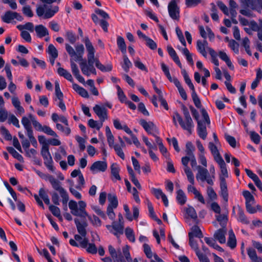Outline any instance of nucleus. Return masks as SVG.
Listing matches in <instances>:
<instances>
[{
  "label": "nucleus",
  "mask_w": 262,
  "mask_h": 262,
  "mask_svg": "<svg viewBox=\"0 0 262 262\" xmlns=\"http://www.w3.org/2000/svg\"><path fill=\"white\" fill-rule=\"evenodd\" d=\"M83 41L88 51V60L79 62L82 74L87 76H90L91 74L96 75L97 72L94 66V63L96 67L103 72L111 71L113 68L111 64L105 66L99 61L98 58L95 57V49L89 37H85Z\"/></svg>",
  "instance_id": "obj_1"
},
{
  "label": "nucleus",
  "mask_w": 262,
  "mask_h": 262,
  "mask_svg": "<svg viewBox=\"0 0 262 262\" xmlns=\"http://www.w3.org/2000/svg\"><path fill=\"white\" fill-rule=\"evenodd\" d=\"M86 203L83 201H80L78 202V206L77 202L73 200H71L69 203V207L71 210V213L77 216L85 218L88 215V213L85 210Z\"/></svg>",
  "instance_id": "obj_2"
},
{
  "label": "nucleus",
  "mask_w": 262,
  "mask_h": 262,
  "mask_svg": "<svg viewBox=\"0 0 262 262\" xmlns=\"http://www.w3.org/2000/svg\"><path fill=\"white\" fill-rule=\"evenodd\" d=\"M66 50L71 57L70 59L80 62H82V61L85 60L83 59L84 48L82 44L77 45L75 47V51L71 46L67 43L66 44Z\"/></svg>",
  "instance_id": "obj_3"
},
{
  "label": "nucleus",
  "mask_w": 262,
  "mask_h": 262,
  "mask_svg": "<svg viewBox=\"0 0 262 262\" xmlns=\"http://www.w3.org/2000/svg\"><path fill=\"white\" fill-rule=\"evenodd\" d=\"M50 184L52 188L58 191L62 198V202L63 205H67L69 201V195L66 191L61 185V183L56 179L50 176Z\"/></svg>",
  "instance_id": "obj_4"
},
{
  "label": "nucleus",
  "mask_w": 262,
  "mask_h": 262,
  "mask_svg": "<svg viewBox=\"0 0 262 262\" xmlns=\"http://www.w3.org/2000/svg\"><path fill=\"white\" fill-rule=\"evenodd\" d=\"M38 139L39 144L41 145V154L43 157L45 162L44 163L46 167L49 168V140H47L43 136H39Z\"/></svg>",
  "instance_id": "obj_5"
},
{
  "label": "nucleus",
  "mask_w": 262,
  "mask_h": 262,
  "mask_svg": "<svg viewBox=\"0 0 262 262\" xmlns=\"http://www.w3.org/2000/svg\"><path fill=\"white\" fill-rule=\"evenodd\" d=\"M53 100L62 111L66 110V107L63 102V94L61 91L59 83L57 81L55 82V93Z\"/></svg>",
  "instance_id": "obj_6"
},
{
  "label": "nucleus",
  "mask_w": 262,
  "mask_h": 262,
  "mask_svg": "<svg viewBox=\"0 0 262 262\" xmlns=\"http://www.w3.org/2000/svg\"><path fill=\"white\" fill-rule=\"evenodd\" d=\"M197 169L198 172L196 175V178L198 181L200 180L202 182L206 181V182L210 185H213V180L209 174L208 170L206 168L202 167L201 166H198Z\"/></svg>",
  "instance_id": "obj_7"
},
{
  "label": "nucleus",
  "mask_w": 262,
  "mask_h": 262,
  "mask_svg": "<svg viewBox=\"0 0 262 262\" xmlns=\"http://www.w3.org/2000/svg\"><path fill=\"white\" fill-rule=\"evenodd\" d=\"M168 11L169 16L173 20L180 19V8L176 0H171L168 5Z\"/></svg>",
  "instance_id": "obj_8"
},
{
  "label": "nucleus",
  "mask_w": 262,
  "mask_h": 262,
  "mask_svg": "<svg viewBox=\"0 0 262 262\" xmlns=\"http://www.w3.org/2000/svg\"><path fill=\"white\" fill-rule=\"evenodd\" d=\"M139 123L148 134L154 135L155 134H159L158 128L154 122H147L145 119H141Z\"/></svg>",
  "instance_id": "obj_9"
},
{
  "label": "nucleus",
  "mask_w": 262,
  "mask_h": 262,
  "mask_svg": "<svg viewBox=\"0 0 262 262\" xmlns=\"http://www.w3.org/2000/svg\"><path fill=\"white\" fill-rule=\"evenodd\" d=\"M176 120H178L180 125L183 129L187 130L190 134H191L193 129L192 126L189 125L185 121H184L181 115L177 112H174L172 116L173 122L176 126H177Z\"/></svg>",
  "instance_id": "obj_10"
},
{
  "label": "nucleus",
  "mask_w": 262,
  "mask_h": 262,
  "mask_svg": "<svg viewBox=\"0 0 262 262\" xmlns=\"http://www.w3.org/2000/svg\"><path fill=\"white\" fill-rule=\"evenodd\" d=\"M106 227L111 233L117 237L123 233L124 223H119L113 221L112 225H107Z\"/></svg>",
  "instance_id": "obj_11"
},
{
  "label": "nucleus",
  "mask_w": 262,
  "mask_h": 262,
  "mask_svg": "<svg viewBox=\"0 0 262 262\" xmlns=\"http://www.w3.org/2000/svg\"><path fill=\"white\" fill-rule=\"evenodd\" d=\"M103 161H98L95 162L90 167V170L95 174L98 172H104L107 168V164L105 161V158H103Z\"/></svg>",
  "instance_id": "obj_12"
},
{
  "label": "nucleus",
  "mask_w": 262,
  "mask_h": 262,
  "mask_svg": "<svg viewBox=\"0 0 262 262\" xmlns=\"http://www.w3.org/2000/svg\"><path fill=\"white\" fill-rule=\"evenodd\" d=\"M93 111L99 117L100 122H103L105 120L107 119V111L104 106L96 104L94 106Z\"/></svg>",
  "instance_id": "obj_13"
},
{
  "label": "nucleus",
  "mask_w": 262,
  "mask_h": 262,
  "mask_svg": "<svg viewBox=\"0 0 262 262\" xmlns=\"http://www.w3.org/2000/svg\"><path fill=\"white\" fill-rule=\"evenodd\" d=\"M151 192L157 199L161 198L166 207L168 206V200L167 198L161 189L152 187L151 189Z\"/></svg>",
  "instance_id": "obj_14"
},
{
  "label": "nucleus",
  "mask_w": 262,
  "mask_h": 262,
  "mask_svg": "<svg viewBox=\"0 0 262 262\" xmlns=\"http://www.w3.org/2000/svg\"><path fill=\"white\" fill-rule=\"evenodd\" d=\"M75 60H73V59H70V64L71 70L73 74L74 75L75 78L81 83H84V78L80 74L79 70L77 66L75 63Z\"/></svg>",
  "instance_id": "obj_15"
},
{
  "label": "nucleus",
  "mask_w": 262,
  "mask_h": 262,
  "mask_svg": "<svg viewBox=\"0 0 262 262\" xmlns=\"http://www.w3.org/2000/svg\"><path fill=\"white\" fill-rule=\"evenodd\" d=\"M36 13L38 16H44V18H49V4H43L39 5L36 9Z\"/></svg>",
  "instance_id": "obj_16"
},
{
  "label": "nucleus",
  "mask_w": 262,
  "mask_h": 262,
  "mask_svg": "<svg viewBox=\"0 0 262 262\" xmlns=\"http://www.w3.org/2000/svg\"><path fill=\"white\" fill-rule=\"evenodd\" d=\"M118 140L120 145L115 144L113 146V148L115 152H116L117 155L122 160H124L125 158V156L122 149V147H124L125 146V144L123 141V139L121 138V137H118Z\"/></svg>",
  "instance_id": "obj_17"
},
{
  "label": "nucleus",
  "mask_w": 262,
  "mask_h": 262,
  "mask_svg": "<svg viewBox=\"0 0 262 262\" xmlns=\"http://www.w3.org/2000/svg\"><path fill=\"white\" fill-rule=\"evenodd\" d=\"M221 195L225 201L227 202L228 199V193L225 179L220 177Z\"/></svg>",
  "instance_id": "obj_18"
},
{
  "label": "nucleus",
  "mask_w": 262,
  "mask_h": 262,
  "mask_svg": "<svg viewBox=\"0 0 262 262\" xmlns=\"http://www.w3.org/2000/svg\"><path fill=\"white\" fill-rule=\"evenodd\" d=\"M208 148H209L215 162L223 159V158L220 155L216 146L213 143L210 142L208 144Z\"/></svg>",
  "instance_id": "obj_19"
},
{
  "label": "nucleus",
  "mask_w": 262,
  "mask_h": 262,
  "mask_svg": "<svg viewBox=\"0 0 262 262\" xmlns=\"http://www.w3.org/2000/svg\"><path fill=\"white\" fill-rule=\"evenodd\" d=\"M77 231L78 233L83 237H85L86 235V227L87 224L85 222L80 223L78 219L74 220Z\"/></svg>",
  "instance_id": "obj_20"
},
{
  "label": "nucleus",
  "mask_w": 262,
  "mask_h": 262,
  "mask_svg": "<svg viewBox=\"0 0 262 262\" xmlns=\"http://www.w3.org/2000/svg\"><path fill=\"white\" fill-rule=\"evenodd\" d=\"M167 51L171 57V58L173 59V60L176 62V63L180 68H182V64L179 59V56H178L176 52L173 49V48L171 46H168L167 47Z\"/></svg>",
  "instance_id": "obj_21"
},
{
  "label": "nucleus",
  "mask_w": 262,
  "mask_h": 262,
  "mask_svg": "<svg viewBox=\"0 0 262 262\" xmlns=\"http://www.w3.org/2000/svg\"><path fill=\"white\" fill-rule=\"evenodd\" d=\"M188 191L192 192L195 196V198L197 199L201 203L205 204V201L202 194L193 186L191 185L188 186Z\"/></svg>",
  "instance_id": "obj_22"
},
{
  "label": "nucleus",
  "mask_w": 262,
  "mask_h": 262,
  "mask_svg": "<svg viewBox=\"0 0 262 262\" xmlns=\"http://www.w3.org/2000/svg\"><path fill=\"white\" fill-rule=\"evenodd\" d=\"M198 133L199 137L205 140L207 137L206 127L201 121H198Z\"/></svg>",
  "instance_id": "obj_23"
},
{
  "label": "nucleus",
  "mask_w": 262,
  "mask_h": 262,
  "mask_svg": "<svg viewBox=\"0 0 262 262\" xmlns=\"http://www.w3.org/2000/svg\"><path fill=\"white\" fill-rule=\"evenodd\" d=\"M226 230L224 229H220L215 232L214 237L221 244H224L226 242Z\"/></svg>",
  "instance_id": "obj_24"
},
{
  "label": "nucleus",
  "mask_w": 262,
  "mask_h": 262,
  "mask_svg": "<svg viewBox=\"0 0 262 262\" xmlns=\"http://www.w3.org/2000/svg\"><path fill=\"white\" fill-rule=\"evenodd\" d=\"M219 56L222 60L226 62L227 66L230 70H234V66L232 64L229 57L225 52H224V51H220L219 52Z\"/></svg>",
  "instance_id": "obj_25"
},
{
  "label": "nucleus",
  "mask_w": 262,
  "mask_h": 262,
  "mask_svg": "<svg viewBox=\"0 0 262 262\" xmlns=\"http://www.w3.org/2000/svg\"><path fill=\"white\" fill-rule=\"evenodd\" d=\"M37 36L42 38L48 34V29L42 25H37L35 28Z\"/></svg>",
  "instance_id": "obj_26"
},
{
  "label": "nucleus",
  "mask_w": 262,
  "mask_h": 262,
  "mask_svg": "<svg viewBox=\"0 0 262 262\" xmlns=\"http://www.w3.org/2000/svg\"><path fill=\"white\" fill-rule=\"evenodd\" d=\"M16 15H18V13L8 11L5 13L3 16H2V19L4 22L6 23H10L12 20L15 18Z\"/></svg>",
  "instance_id": "obj_27"
},
{
  "label": "nucleus",
  "mask_w": 262,
  "mask_h": 262,
  "mask_svg": "<svg viewBox=\"0 0 262 262\" xmlns=\"http://www.w3.org/2000/svg\"><path fill=\"white\" fill-rule=\"evenodd\" d=\"M57 73L60 76L63 77L70 82H73V78L71 73L64 69L59 67L57 69Z\"/></svg>",
  "instance_id": "obj_28"
},
{
  "label": "nucleus",
  "mask_w": 262,
  "mask_h": 262,
  "mask_svg": "<svg viewBox=\"0 0 262 262\" xmlns=\"http://www.w3.org/2000/svg\"><path fill=\"white\" fill-rule=\"evenodd\" d=\"M73 89L78 93L81 96L84 98H88L89 94L86 90L81 87L76 83H73L72 85Z\"/></svg>",
  "instance_id": "obj_29"
},
{
  "label": "nucleus",
  "mask_w": 262,
  "mask_h": 262,
  "mask_svg": "<svg viewBox=\"0 0 262 262\" xmlns=\"http://www.w3.org/2000/svg\"><path fill=\"white\" fill-rule=\"evenodd\" d=\"M227 245L231 249H234L236 246V240L235 236L232 229L230 230L229 231V238L227 242Z\"/></svg>",
  "instance_id": "obj_30"
},
{
  "label": "nucleus",
  "mask_w": 262,
  "mask_h": 262,
  "mask_svg": "<svg viewBox=\"0 0 262 262\" xmlns=\"http://www.w3.org/2000/svg\"><path fill=\"white\" fill-rule=\"evenodd\" d=\"M204 240L206 242V243L209 246L213 248L214 249H216V250L220 251V252H223L224 250L223 249L220 247L219 245H218L215 241L209 237H205Z\"/></svg>",
  "instance_id": "obj_31"
},
{
  "label": "nucleus",
  "mask_w": 262,
  "mask_h": 262,
  "mask_svg": "<svg viewBox=\"0 0 262 262\" xmlns=\"http://www.w3.org/2000/svg\"><path fill=\"white\" fill-rule=\"evenodd\" d=\"M182 111L183 112L185 122H187V123H188V124L189 125H191L192 126V127L193 128V127H194L193 122V121L190 117L189 112L187 108L184 105H183L182 106Z\"/></svg>",
  "instance_id": "obj_32"
},
{
  "label": "nucleus",
  "mask_w": 262,
  "mask_h": 262,
  "mask_svg": "<svg viewBox=\"0 0 262 262\" xmlns=\"http://www.w3.org/2000/svg\"><path fill=\"white\" fill-rule=\"evenodd\" d=\"M112 175L118 180H120L121 178L119 176L120 168L117 163H114L111 166Z\"/></svg>",
  "instance_id": "obj_33"
},
{
  "label": "nucleus",
  "mask_w": 262,
  "mask_h": 262,
  "mask_svg": "<svg viewBox=\"0 0 262 262\" xmlns=\"http://www.w3.org/2000/svg\"><path fill=\"white\" fill-rule=\"evenodd\" d=\"M182 74L183 76L184 80L186 82V83L188 85L190 89L191 90V92L195 91L194 86L193 84V83L191 82V80L190 78L189 77V75H188L185 69H183L182 70Z\"/></svg>",
  "instance_id": "obj_34"
},
{
  "label": "nucleus",
  "mask_w": 262,
  "mask_h": 262,
  "mask_svg": "<svg viewBox=\"0 0 262 262\" xmlns=\"http://www.w3.org/2000/svg\"><path fill=\"white\" fill-rule=\"evenodd\" d=\"M7 151L15 159L21 162H24V158L23 156L19 154L16 150L12 147H7Z\"/></svg>",
  "instance_id": "obj_35"
},
{
  "label": "nucleus",
  "mask_w": 262,
  "mask_h": 262,
  "mask_svg": "<svg viewBox=\"0 0 262 262\" xmlns=\"http://www.w3.org/2000/svg\"><path fill=\"white\" fill-rule=\"evenodd\" d=\"M237 214L238 216V221L239 222L246 225L250 223V221L245 215L244 210L241 207L238 208Z\"/></svg>",
  "instance_id": "obj_36"
},
{
  "label": "nucleus",
  "mask_w": 262,
  "mask_h": 262,
  "mask_svg": "<svg viewBox=\"0 0 262 262\" xmlns=\"http://www.w3.org/2000/svg\"><path fill=\"white\" fill-rule=\"evenodd\" d=\"M108 201L109 202L108 206H111L114 208L117 207L118 202L117 196L115 194L109 193L108 194Z\"/></svg>",
  "instance_id": "obj_37"
},
{
  "label": "nucleus",
  "mask_w": 262,
  "mask_h": 262,
  "mask_svg": "<svg viewBox=\"0 0 262 262\" xmlns=\"http://www.w3.org/2000/svg\"><path fill=\"white\" fill-rule=\"evenodd\" d=\"M191 232H189L188 234L189 237H190V234L191 236L199 237L200 238H202L203 237V233L198 226L194 225L191 228Z\"/></svg>",
  "instance_id": "obj_38"
},
{
  "label": "nucleus",
  "mask_w": 262,
  "mask_h": 262,
  "mask_svg": "<svg viewBox=\"0 0 262 262\" xmlns=\"http://www.w3.org/2000/svg\"><path fill=\"white\" fill-rule=\"evenodd\" d=\"M117 43L121 52L125 54L126 52V46L124 38L121 36H118L117 39Z\"/></svg>",
  "instance_id": "obj_39"
},
{
  "label": "nucleus",
  "mask_w": 262,
  "mask_h": 262,
  "mask_svg": "<svg viewBox=\"0 0 262 262\" xmlns=\"http://www.w3.org/2000/svg\"><path fill=\"white\" fill-rule=\"evenodd\" d=\"M177 200L178 202L181 205H184L186 202V196L181 189L177 191Z\"/></svg>",
  "instance_id": "obj_40"
},
{
  "label": "nucleus",
  "mask_w": 262,
  "mask_h": 262,
  "mask_svg": "<svg viewBox=\"0 0 262 262\" xmlns=\"http://www.w3.org/2000/svg\"><path fill=\"white\" fill-rule=\"evenodd\" d=\"M116 88L117 89V95L119 101L121 103H125L127 100L126 96L119 85H116Z\"/></svg>",
  "instance_id": "obj_41"
},
{
  "label": "nucleus",
  "mask_w": 262,
  "mask_h": 262,
  "mask_svg": "<svg viewBox=\"0 0 262 262\" xmlns=\"http://www.w3.org/2000/svg\"><path fill=\"white\" fill-rule=\"evenodd\" d=\"M216 162L219 164V165L220 167L222 174L223 176L227 177H228V171H227V169L226 167V163H225L223 159L221 160L217 161Z\"/></svg>",
  "instance_id": "obj_42"
},
{
  "label": "nucleus",
  "mask_w": 262,
  "mask_h": 262,
  "mask_svg": "<svg viewBox=\"0 0 262 262\" xmlns=\"http://www.w3.org/2000/svg\"><path fill=\"white\" fill-rule=\"evenodd\" d=\"M125 235L127 237V238L131 242H135V235H134V231L133 230L129 228V227H127L126 228L125 230Z\"/></svg>",
  "instance_id": "obj_43"
},
{
  "label": "nucleus",
  "mask_w": 262,
  "mask_h": 262,
  "mask_svg": "<svg viewBox=\"0 0 262 262\" xmlns=\"http://www.w3.org/2000/svg\"><path fill=\"white\" fill-rule=\"evenodd\" d=\"M86 217H88L89 220L91 222L92 224L93 225V226L96 227H99L101 225V221L99 219L98 217H97L95 215H93L92 216L89 215L88 214V215L86 216Z\"/></svg>",
  "instance_id": "obj_44"
},
{
  "label": "nucleus",
  "mask_w": 262,
  "mask_h": 262,
  "mask_svg": "<svg viewBox=\"0 0 262 262\" xmlns=\"http://www.w3.org/2000/svg\"><path fill=\"white\" fill-rule=\"evenodd\" d=\"M191 97L195 106L197 108H200L202 106L201 102L195 91L191 92Z\"/></svg>",
  "instance_id": "obj_45"
},
{
  "label": "nucleus",
  "mask_w": 262,
  "mask_h": 262,
  "mask_svg": "<svg viewBox=\"0 0 262 262\" xmlns=\"http://www.w3.org/2000/svg\"><path fill=\"white\" fill-rule=\"evenodd\" d=\"M196 48L198 51L204 57H207V52L206 51V48L202 43V41L198 40L196 43Z\"/></svg>",
  "instance_id": "obj_46"
},
{
  "label": "nucleus",
  "mask_w": 262,
  "mask_h": 262,
  "mask_svg": "<svg viewBox=\"0 0 262 262\" xmlns=\"http://www.w3.org/2000/svg\"><path fill=\"white\" fill-rule=\"evenodd\" d=\"M89 126L92 128H96L97 130H99L100 128L102 126L103 122H101L99 123L97 121H95L93 119H91L88 121Z\"/></svg>",
  "instance_id": "obj_47"
},
{
  "label": "nucleus",
  "mask_w": 262,
  "mask_h": 262,
  "mask_svg": "<svg viewBox=\"0 0 262 262\" xmlns=\"http://www.w3.org/2000/svg\"><path fill=\"white\" fill-rule=\"evenodd\" d=\"M0 132L6 140L10 141L12 140L11 135L10 134L9 130L5 126H2L1 127Z\"/></svg>",
  "instance_id": "obj_48"
},
{
  "label": "nucleus",
  "mask_w": 262,
  "mask_h": 262,
  "mask_svg": "<svg viewBox=\"0 0 262 262\" xmlns=\"http://www.w3.org/2000/svg\"><path fill=\"white\" fill-rule=\"evenodd\" d=\"M216 220L220 223V224L223 228H225L227 222V217L224 214H219L216 215Z\"/></svg>",
  "instance_id": "obj_49"
},
{
  "label": "nucleus",
  "mask_w": 262,
  "mask_h": 262,
  "mask_svg": "<svg viewBox=\"0 0 262 262\" xmlns=\"http://www.w3.org/2000/svg\"><path fill=\"white\" fill-rule=\"evenodd\" d=\"M182 52L184 55L186 56V60L191 64H193V60L192 55L190 53L189 50L186 47L182 49Z\"/></svg>",
  "instance_id": "obj_50"
},
{
  "label": "nucleus",
  "mask_w": 262,
  "mask_h": 262,
  "mask_svg": "<svg viewBox=\"0 0 262 262\" xmlns=\"http://www.w3.org/2000/svg\"><path fill=\"white\" fill-rule=\"evenodd\" d=\"M132 66V62L127 56L124 55L123 56V64L122 65V68L126 72H128Z\"/></svg>",
  "instance_id": "obj_51"
},
{
  "label": "nucleus",
  "mask_w": 262,
  "mask_h": 262,
  "mask_svg": "<svg viewBox=\"0 0 262 262\" xmlns=\"http://www.w3.org/2000/svg\"><path fill=\"white\" fill-rule=\"evenodd\" d=\"M186 212L188 215L190 216L192 219L194 220H196L197 219V214L193 207L189 206L186 208Z\"/></svg>",
  "instance_id": "obj_52"
},
{
  "label": "nucleus",
  "mask_w": 262,
  "mask_h": 262,
  "mask_svg": "<svg viewBox=\"0 0 262 262\" xmlns=\"http://www.w3.org/2000/svg\"><path fill=\"white\" fill-rule=\"evenodd\" d=\"M194 149H195V148L191 142H188L186 143L185 152L187 156H194L193 151H194Z\"/></svg>",
  "instance_id": "obj_53"
},
{
  "label": "nucleus",
  "mask_w": 262,
  "mask_h": 262,
  "mask_svg": "<svg viewBox=\"0 0 262 262\" xmlns=\"http://www.w3.org/2000/svg\"><path fill=\"white\" fill-rule=\"evenodd\" d=\"M66 36L67 37V39L72 44H74L76 41V35L72 31L69 30L66 31Z\"/></svg>",
  "instance_id": "obj_54"
},
{
  "label": "nucleus",
  "mask_w": 262,
  "mask_h": 262,
  "mask_svg": "<svg viewBox=\"0 0 262 262\" xmlns=\"http://www.w3.org/2000/svg\"><path fill=\"white\" fill-rule=\"evenodd\" d=\"M176 32L180 41L185 47H186V42L185 39L184 38L182 31L178 27H176Z\"/></svg>",
  "instance_id": "obj_55"
},
{
  "label": "nucleus",
  "mask_w": 262,
  "mask_h": 262,
  "mask_svg": "<svg viewBox=\"0 0 262 262\" xmlns=\"http://www.w3.org/2000/svg\"><path fill=\"white\" fill-rule=\"evenodd\" d=\"M39 195L43 200L45 204L49 205V199L48 194L43 188H40L39 189Z\"/></svg>",
  "instance_id": "obj_56"
},
{
  "label": "nucleus",
  "mask_w": 262,
  "mask_h": 262,
  "mask_svg": "<svg viewBox=\"0 0 262 262\" xmlns=\"http://www.w3.org/2000/svg\"><path fill=\"white\" fill-rule=\"evenodd\" d=\"M229 47L236 54L239 53V44L233 39H231L229 41Z\"/></svg>",
  "instance_id": "obj_57"
},
{
  "label": "nucleus",
  "mask_w": 262,
  "mask_h": 262,
  "mask_svg": "<svg viewBox=\"0 0 262 262\" xmlns=\"http://www.w3.org/2000/svg\"><path fill=\"white\" fill-rule=\"evenodd\" d=\"M243 195L246 200V203H253L254 198L251 193L248 190L243 192Z\"/></svg>",
  "instance_id": "obj_58"
},
{
  "label": "nucleus",
  "mask_w": 262,
  "mask_h": 262,
  "mask_svg": "<svg viewBox=\"0 0 262 262\" xmlns=\"http://www.w3.org/2000/svg\"><path fill=\"white\" fill-rule=\"evenodd\" d=\"M29 117L34 128L37 130L39 131V130L41 128V127L42 126L41 124L36 120L35 117L33 115L30 114H29Z\"/></svg>",
  "instance_id": "obj_59"
},
{
  "label": "nucleus",
  "mask_w": 262,
  "mask_h": 262,
  "mask_svg": "<svg viewBox=\"0 0 262 262\" xmlns=\"http://www.w3.org/2000/svg\"><path fill=\"white\" fill-rule=\"evenodd\" d=\"M184 170L187 176L188 180L191 184V185H193L194 184V175L191 169L190 168H186V169Z\"/></svg>",
  "instance_id": "obj_60"
},
{
  "label": "nucleus",
  "mask_w": 262,
  "mask_h": 262,
  "mask_svg": "<svg viewBox=\"0 0 262 262\" xmlns=\"http://www.w3.org/2000/svg\"><path fill=\"white\" fill-rule=\"evenodd\" d=\"M21 122L25 129L32 128L31 123V121L29 116L28 117L26 116L23 117L21 119Z\"/></svg>",
  "instance_id": "obj_61"
},
{
  "label": "nucleus",
  "mask_w": 262,
  "mask_h": 262,
  "mask_svg": "<svg viewBox=\"0 0 262 262\" xmlns=\"http://www.w3.org/2000/svg\"><path fill=\"white\" fill-rule=\"evenodd\" d=\"M56 128L60 131L64 133L66 135H69L71 134V129L68 126L64 127L61 124L57 123L56 124Z\"/></svg>",
  "instance_id": "obj_62"
},
{
  "label": "nucleus",
  "mask_w": 262,
  "mask_h": 262,
  "mask_svg": "<svg viewBox=\"0 0 262 262\" xmlns=\"http://www.w3.org/2000/svg\"><path fill=\"white\" fill-rule=\"evenodd\" d=\"M207 193L209 199L213 201L217 199V194L211 187H208Z\"/></svg>",
  "instance_id": "obj_63"
},
{
  "label": "nucleus",
  "mask_w": 262,
  "mask_h": 262,
  "mask_svg": "<svg viewBox=\"0 0 262 262\" xmlns=\"http://www.w3.org/2000/svg\"><path fill=\"white\" fill-rule=\"evenodd\" d=\"M225 137L227 142L232 147L235 148L236 147V141L234 137L228 135H225Z\"/></svg>",
  "instance_id": "obj_64"
}]
</instances>
